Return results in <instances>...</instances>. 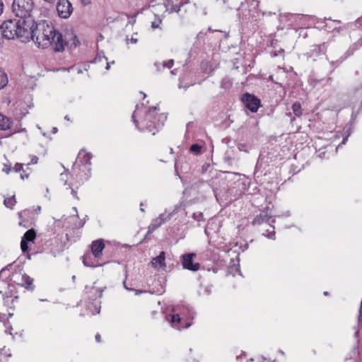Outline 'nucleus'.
Listing matches in <instances>:
<instances>
[{
  "instance_id": "4d7b16f0",
  "label": "nucleus",
  "mask_w": 362,
  "mask_h": 362,
  "mask_svg": "<svg viewBox=\"0 0 362 362\" xmlns=\"http://www.w3.org/2000/svg\"><path fill=\"white\" fill-rule=\"evenodd\" d=\"M346 139H347V137L344 138L341 144H344L346 142Z\"/></svg>"
},
{
  "instance_id": "7c9ffc66",
  "label": "nucleus",
  "mask_w": 362,
  "mask_h": 362,
  "mask_svg": "<svg viewBox=\"0 0 362 362\" xmlns=\"http://www.w3.org/2000/svg\"><path fill=\"white\" fill-rule=\"evenodd\" d=\"M192 218L197 222L204 221V215L202 212H196L192 214Z\"/></svg>"
},
{
  "instance_id": "ea45409f",
  "label": "nucleus",
  "mask_w": 362,
  "mask_h": 362,
  "mask_svg": "<svg viewBox=\"0 0 362 362\" xmlns=\"http://www.w3.org/2000/svg\"><path fill=\"white\" fill-rule=\"evenodd\" d=\"M133 291H135V294L136 295H139L141 293H146V291H144V290H135V289H134Z\"/></svg>"
},
{
  "instance_id": "774afa93",
  "label": "nucleus",
  "mask_w": 362,
  "mask_h": 362,
  "mask_svg": "<svg viewBox=\"0 0 362 362\" xmlns=\"http://www.w3.org/2000/svg\"><path fill=\"white\" fill-rule=\"evenodd\" d=\"M170 73H171L172 74H175V73L174 72V71H170Z\"/></svg>"
},
{
  "instance_id": "f257e3e1",
  "label": "nucleus",
  "mask_w": 362,
  "mask_h": 362,
  "mask_svg": "<svg viewBox=\"0 0 362 362\" xmlns=\"http://www.w3.org/2000/svg\"><path fill=\"white\" fill-rule=\"evenodd\" d=\"M29 28L28 41L32 40L42 49L52 46L55 52L64 49L65 42L62 35L46 21L33 23Z\"/></svg>"
},
{
  "instance_id": "39448f33",
  "label": "nucleus",
  "mask_w": 362,
  "mask_h": 362,
  "mask_svg": "<svg viewBox=\"0 0 362 362\" xmlns=\"http://www.w3.org/2000/svg\"><path fill=\"white\" fill-rule=\"evenodd\" d=\"M242 102L245 107H247L252 112H257L261 105V101L255 95L245 93L242 95Z\"/></svg>"
},
{
  "instance_id": "c03bdc74",
  "label": "nucleus",
  "mask_w": 362,
  "mask_h": 362,
  "mask_svg": "<svg viewBox=\"0 0 362 362\" xmlns=\"http://www.w3.org/2000/svg\"><path fill=\"white\" fill-rule=\"evenodd\" d=\"M354 329L356 330L355 337H358V334H359V328H358V327H355Z\"/></svg>"
},
{
  "instance_id": "5701e85b",
  "label": "nucleus",
  "mask_w": 362,
  "mask_h": 362,
  "mask_svg": "<svg viewBox=\"0 0 362 362\" xmlns=\"http://www.w3.org/2000/svg\"><path fill=\"white\" fill-rule=\"evenodd\" d=\"M8 83V78L4 71L0 68V89L4 88Z\"/></svg>"
},
{
  "instance_id": "9d476101",
  "label": "nucleus",
  "mask_w": 362,
  "mask_h": 362,
  "mask_svg": "<svg viewBox=\"0 0 362 362\" xmlns=\"http://www.w3.org/2000/svg\"><path fill=\"white\" fill-rule=\"evenodd\" d=\"M15 290L16 287L14 285L8 284L6 291L3 292L2 291H0V294H2L5 305H9V298H12L11 303H13L15 300L18 299V296H16V292L15 291Z\"/></svg>"
},
{
  "instance_id": "a211bd4d",
  "label": "nucleus",
  "mask_w": 362,
  "mask_h": 362,
  "mask_svg": "<svg viewBox=\"0 0 362 362\" xmlns=\"http://www.w3.org/2000/svg\"><path fill=\"white\" fill-rule=\"evenodd\" d=\"M169 317L170 319L168 318V320H170L172 326L175 328L180 329V327H179V324L180 322V315L178 314H173V315H170Z\"/></svg>"
},
{
  "instance_id": "a18cd8bd",
  "label": "nucleus",
  "mask_w": 362,
  "mask_h": 362,
  "mask_svg": "<svg viewBox=\"0 0 362 362\" xmlns=\"http://www.w3.org/2000/svg\"><path fill=\"white\" fill-rule=\"evenodd\" d=\"M95 340H96V341H98V342H100V341H101V337H100V335L99 334H97L95 335Z\"/></svg>"
},
{
  "instance_id": "0eeeda50",
  "label": "nucleus",
  "mask_w": 362,
  "mask_h": 362,
  "mask_svg": "<svg viewBox=\"0 0 362 362\" xmlns=\"http://www.w3.org/2000/svg\"><path fill=\"white\" fill-rule=\"evenodd\" d=\"M195 257L194 253H187L182 255V264L185 269L197 272L199 269L200 264L198 262H193Z\"/></svg>"
},
{
  "instance_id": "49530a36",
  "label": "nucleus",
  "mask_w": 362,
  "mask_h": 362,
  "mask_svg": "<svg viewBox=\"0 0 362 362\" xmlns=\"http://www.w3.org/2000/svg\"><path fill=\"white\" fill-rule=\"evenodd\" d=\"M4 171L6 173V174H8L11 171V168H7L6 166L4 167Z\"/></svg>"
},
{
  "instance_id": "864d4df0",
  "label": "nucleus",
  "mask_w": 362,
  "mask_h": 362,
  "mask_svg": "<svg viewBox=\"0 0 362 362\" xmlns=\"http://www.w3.org/2000/svg\"><path fill=\"white\" fill-rule=\"evenodd\" d=\"M143 206V203H141L140 204V206H141L140 209L141 211H144V206Z\"/></svg>"
},
{
  "instance_id": "412c9836",
  "label": "nucleus",
  "mask_w": 362,
  "mask_h": 362,
  "mask_svg": "<svg viewBox=\"0 0 362 362\" xmlns=\"http://www.w3.org/2000/svg\"><path fill=\"white\" fill-rule=\"evenodd\" d=\"M326 45L325 43H322L321 45H313V49H312V52H315L316 54H318V53H322L324 54L326 51ZM313 54H314V53H313Z\"/></svg>"
},
{
  "instance_id": "f03ea898",
  "label": "nucleus",
  "mask_w": 362,
  "mask_h": 362,
  "mask_svg": "<svg viewBox=\"0 0 362 362\" xmlns=\"http://www.w3.org/2000/svg\"><path fill=\"white\" fill-rule=\"evenodd\" d=\"M2 35L8 40L15 37L22 42L28 41L29 28L20 19H10L4 21L1 25Z\"/></svg>"
},
{
  "instance_id": "8fccbe9b",
  "label": "nucleus",
  "mask_w": 362,
  "mask_h": 362,
  "mask_svg": "<svg viewBox=\"0 0 362 362\" xmlns=\"http://www.w3.org/2000/svg\"><path fill=\"white\" fill-rule=\"evenodd\" d=\"M110 63L107 62L106 63V66H105V69L106 70H109L110 69Z\"/></svg>"
},
{
  "instance_id": "c85d7f7f",
  "label": "nucleus",
  "mask_w": 362,
  "mask_h": 362,
  "mask_svg": "<svg viewBox=\"0 0 362 362\" xmlns=\"http://www.w3.org/2000/svg\"><path fill=\"white\" fill-rule=\"evenodd\" d=\"M344 61V58L342 57H340L339 59L334 61V60H332L330 62V64L332 66V69L330 71V73H332L334 70V69L338 66L339 64H341L342 63V62Z\"/></svg>"
},
{
  "instance_id": "f3484780",
  "label": "nucleus",
  "mask_w": 362,
  "mask_h": 362,
  "mask_svg": "<svg viewBox=\"0 0 362 362\" xmlns=\"http://www.w3.org/2000/svg\"><path fill=\"white\" fill-rule=\"evenodd\" d=\"M33 211L28 209H24L22 211L18 213V216L20 219L24 218L26 219V221H28L30 218H33Z\"/></svg>"
},
{
  "instance_id": "052dcab7",
  "label": "nucleus",
  "mask_w": 362,
  "mask_h": 362,
  "mask_svg": "<svg viewBox=\"0 0 362 362\" xmlns=\"http://www.w3.org/2000/svg\"><path fill=\"white\" fill-rule=\"evenodd\" d=\"M176 12H178L180 11V7H177L176 9H175Z\"/></svg>"
},
{
  "instance_id": "c756f323",
  "label": "nucleus",
  "mask_w": 362,
  "mask_h": 362,
  "mask_svg": "<svg viewBox=\"0 0 362 362\" xmlns=\"http://www.w3.org/2000/svg\"><path fill=\"white\" fill-rule=\"evenodd\" d=\"M103 59H105L106 61L107 58L104 55L103 52L101 53H98L94 59L92 61V63L96 64L98 62H100Z\"/></svg>"
},
{
  "instance_id": "b1692460",
  "label": "nucleus",
  "mask_w": 362,
  "mask_h": 362,
  "mask_svg": "<svg viewBox=\"0 0 362 362\" xmlns=\"http://www.w3.org/2000/svg\"><path fill=\"white\" fill-rule=\"evenodd\" d=\"M16 203L15 196H12L11 197L6 198L4 201V205L9 209H13V206Z\"/></svg>"
},
{
  "instance_id": "4c0bfd02",
  "label": "nucleus",
  "mask_w": 362,
  "mask_h": 362,
  "mask_svg": "<svg viewBox=\"0 0 362 362\" xmlns=\"http://www.w3.org/2000/svg\"><path fill=\"white\" fill-rule=\"evenodd\" d=\"M31 211H33V214H34L35 213L36 214H40V211H41V207L39 206H37L36 209H31Z\"/></svg>"
},
{
  "instance_id": "603ef678",
  "label": "nucleus",
  "mask_w": 362,
  "mask_h": 362,
  "mask_svg": "<svg viewBox=\"0 0 362 362\" xmlns=\"http://www.w3.org/2000/svg\"><path fill=\"white\" fill-rule=\"evenodd\" d=\"M143 206V203H141L140 204V206H141L140 209L141 211H144V206Z\"/></svg>"
},
{
  "instance_id": "c9c22d12",
  "label": "nucleus",
  "mask_w": 362,
  "mask_h": 362,
  "mask_svg": "<svg viewBox=\"0 0 362 362\" xmlns=\"http://www.w3.org/2000/svg\"><path fill=\"white\" fill-rule=\"evenodd\" d=\"M69 188L71 189V194L73 195V197H75L76 199H78V197L77 196L76 189L73 188L70 185H69Z\"/></svg>"
},
{
  "instance_id": "473e14b6",
  "label": "nucleus",
  "mask_w": 362,
  "mask_h": 362,
  "mask_svg": "<svg viewBox=\"0 0 362 362\" xmlns=\"http://www.w3.org/2000/svg\"><path fill=\"white\" fill-rule=\"evenodd\" d=\"M13 170L16 173L21 172L23 170V164L18 163H16Z\"/></svg>"
},
{
  "instance_id": "6ab92c4d",
  "label": "nucleus",
  "mask_w": 362,
  "mask_h": 362,
  "mask_svg": "<svg viewBox=\"0 0 362 362\" xmlns=\"http://www.w3.org/2000/svg\"><path fill=\"white\" fill-rule=\"evenodd\" d=\"M233 86V81L228 76L224 77L221 82V88L228 90L230 89Z\"/></svg>"
},
{
  "instance_id": "a878e982",
  "label": "nucleus",
  "mask_w": 362,
  "mask_h": 362,
  "mask_svg": "<svg viewBox=\"0 0 362 362\" xmlns=\"http://www.w3.org/2000/svg\"><path fill=\"white\" fill-rule=\"evenodd\" d=\"M322 81H325V84H329L330 82H331V78L328 77L326 79H325V78L317 79V78H314L312 79L311 84L313 86H316L318 83H321Z\"/></svg>"
},
{
  "instance_id": "423d86ee",
  "label": "nucleus",
  "mask_w": 362,
  "mask_h": 362,
  "mask_svg": "<svg viewBox=\"0 0 362 362\" xmlns=\"http://www.w3.org/2000/svg\"><path fill=\"white\" fill-rule=\"evenodd\" d=\"M57 11L59 17L67 18L73 12V7L69 0H59L57 4Z\"/></svg>"
},
{
  "instance_id": "09e8293b",
  "label": "nucleus",
  "mask_w": 362,
  "mask_h": 362,
  "mask_svg": "<svg viewBox=\"0 0 362 362\" xmlns=\"http://www.w3.org/2000/svg\"><path fill=\"white\" fill-rule=\"evenodd\" d=\"M156 110H157L156 107H151L149 108L148 114H149L151 111H155Z\"/></svg>"
},
{
  "instance_id": "680f3d73",
  "label": "nucleus",
  "mask_w": 362,
  "mask_h": 362,
  "mask_svg": "<svg viewBox=\"0 0 362 362\" xmlns=\"http://www.w3.org/2000/svg\"><path fill=\"white\" fill-rule=\"evenodd\" d=\"M64 118H65V119H66V120H69V117H68L67 115H66V116H65V117H64Z\"/></svg>"
},
{
  "instance_id": "4be33fe9",
  "label": "nucleus",
  "mask_w": 362,
  "mask_h": 362,
  "mask_svg": "<svg viewBox=\"0 0 362 362\" xmlns=\"http://www.w3.org/2000/svg\"><path fill=\"white\" fill-rule=\"evenodd\" d=\"M292 110L296 116L300 117L303 113L300 103L298 102L294 103L292 105Z\"/></svg>"
},
{
  "instance_id": "37998d69",
  "label": "nucleus",
  "mask_w": 362,
  "mask_h": 362,
  "mask_svg": "<svg viewBox=\"0 0 362 362\" xmlns=\"http://www.w3.org/2000/svg\"><path fill=\"white\" fill-rule=\"evenodd\" d=\"M37 160H38V158L37 156H34L32 158L31 162H32V163L35 164V163H37Z\"/></svg>"
},
{
  "instance_id": "3c124183",
  "label": "nucleus",
  "mask_w": 362,
  "mask_h": 362,
  "mask_svg": "<svg viewBox=\"0 0 362 362\" xmlns=\"http://www.w3.org/2000/svg\"><path fill=\"white\" fill-rule=\"evenodd\" d=\"M131 42H132V43H136V42H137V39L132 37V39H131Z\"/></svg>"
},
{
  "instance_id": "4468645a",
  "label": "nucleus",
  "mask_w": 362,
  "mask_h": 362,
  "mask_svg": "<svg viewBox=\"0 0 362 362\" xmlns=\"http://www.w3.org/2000/svg\"><path fill=\"white\" fill-rule=\"evenodd\" d=\"M351 95L355 101H359L362 106V83L352 89Z\"/></svg>"
},
{
  "instance_id": "393cba45",
  "label": "nucleus",
  "mask_w": 362,
  "mask_h": 362,
  "mask_svg": "<svg viewBox=\"0 0 362 362\" xmlns=\"http://www.w3.org/2000/svg\"><path fill=\"white\" fill-rule=\"evenodd\" d=\"M202 146L198 144H192L189 148V151L195 155L200 154L202 152Z\"/></svg>"
},
{
  "instance_id": "5fc2aeb1",
  "label": "nucleus",
  "mask_w": 362,
  "mask_h": 362,
  "mask_svg": "<svg viewBox=\"0 0 362 362\" xmlns=\"http://www.w3.org/2000/svg\"><path fill=\"white\" fill-rule=\"evenodd\" d=\"M238 186L242 185L243 188V189H245V185H244V184H243V183H241V182H239V183L238 184Z\"/></svg>"
},
{
  "instance_id": "72a5a7b5",
  "label": "nucleus",
  "mask_w": 362,
  "mask_h": 362,
  "mask_svg": "<svg viewBox=\"0 0 362 362\" xmlns=\"http://www.w3.org/2000/svg\"><path fill=\"white\" fill-rule=\"evenodd\" d=\"M28 221H26V219H21V221L19 222L18 225L21 226H23L24 228H28Z\"/></svg>"
},
{
  "instance_id": "e433bc0d",
  "label": "nucleus",
  "mask_w": 362,
  "mask_h": 362,
  "mask_svg": "<svg viewBox=\"0 0 362 362\" xmlns=\"http://www.w3.org/2000/svg\"><path fill=\"white\" fill-rule=\"evenodd\" d=\"M136 111V110L134 112V113H133V115L132 116V120L135 124L136 127H137L138 122L135 119Z\"/></svg>"
},
{
  "instance_id": "1a4fd4ad",
  "label": "nucleus",
  "mask_w": 362,
  "mask_h": 362,
  "mask_svg": "<svg viewBox=\"0 0 362 362\" xmlns=\"http://www.w3.org/2000/svg\"><path fill=\"white\" fill-rule=\"evenodd\" d=\"M105 248L103 240L99 239L93 241L91 244V252L95 259H99L103 255V250Z\"/></svg>"
},
{
  "instance_id": "2eb2a0df",
  "label": "nucleus",
  "mask_w": 362,
  "mask_h": 362,
  "mask_svg": "<svg viewBox=\"0 0 362 362\" xmlns=\"http://www.w3.org/2000/svg\"><path fill=\"white\" fill-rule=\"evenodd\" d=\"M22 286H23L27 290L33 291L35 286L33 285V279L24 274L22 276Z\"/></svg>"
},
{
  "instance_id": "cd10ccee",
  "label": "nucleus",
  "mask_w": 362,
  "mask_h": 362,
  "mask_svg": "<svg viewBox=\"0 0 362 362\" xmlns=\"http://www.w3.org/2000/svg\"><path fill=\"white\" fill-rule=\"evenodd\" d=\"M344 61V58L342 57H340L339 59L334 61V60H332L330 62V64L332 66V69L330 71V73H332L334 70V69L338 66L339 64H341L342 63V62Z\"/></svg>"
},
{
  "instance_id": "aec40b11",
  "label": "nucleus",
  "mask_w": 362,
  "mask_h": 362,
  "mask_svg": "<svg viewBox=\"0 0 362 362\" xmlns=\"http://www.w3.org/2000/svg\"><path fill=\"white\" fill-rule=\"evenodd\" d=\"M83 262L84 265L86 267H97L98 265H99L98 264H95L93 262L92 258L90 255H86L83 257Z\"/></svg>"
},
{
  "instance_id": "0e129e2a",
  "label": "nucleus",
  "mask_w": 362,
  "mask_h": 362,
  "mask_svg": "<svg viewBox=\"0 0 362 362\" xmlns=\"http://www.w3.org/2000/svg\"><path fill=\"white\" fill-rule=\"evenodd\" d=\"M360 317H361V315H358V322H359V321H360Z\"/></svg>"
},
{
  "instance_id": "20e7f679",
  "label": "nucleus",
  "mask_w": 362,
  "mask_h": 362,
  "mask_svg": "<svg viewBox=\"0 0 362 362\" xmlns=\"http://www.w3.org/2000/svg\"><path fill=\"white\" fill-rule=\"evenodd\" d=\"M33 9V0H14L12 4L13 13L19 18L18 19L23 21V23L27 25V27L30 26L35 21L31 16Z\"/></svg>"
},
{
  "instance_id": "e2e57ef3",
  "label": "nucleus",
  "mask_w": 362,
  "mask_h": 362,
  "mask_svg": "<svg viewBox=\"0 0 362 362\" xmlns=\"http://www.w3.org/2000/svg\"><path fill=\"white\" fill-rule=\"evenodd\" d=\"M102 296V291H99V297H101Z\"/></svg>"
},
{
  "instance_id": "58836bf2",
  "label": "nucleus",
  "mask_w": 362,
  "mask_h": 362,
  "mask_svg": "<svg viewBox=\"0 0 362 362\" xmlns=\"http://www.w3.org/2000/svg\"><path fill=\"white\" fill-rule=\"evenodd\" d=\"M189 86H190V85H185V86H182V85L181 81H180V83H179V84H178V87H179L180 88H183L185 90H187Z\"/></svg>"
},
{
  "instance_id": "a19ab883",
  "label": "nucleus",
  "mask_w": 362,
  "mask_h": 362,
  "mask_svg": "<svg viewBox=\"0 0 362 362\" xmlns=\"http://www.w3.org/2000/svg\"><path fill=\"white\" fill-rule=\"evenodd\" d=\"M81 2L83 4V5L86 6L90 4L91 0H81Z\"/></svg>"
},
{
  "instance_id": "bf43d9fd",
  "label": "nucleus",
  "mask_w": 362,
  "mask_h": 362,
  "mask_svg": "<svg viewBox=\"0 0 362 362\" xmlns=\"http://www.w3.org/2000/svg\"><path fill=\"white\" fill-rule=\"evenodd\" d=\"M324 295H325V296H328V295H329V293H328V292H327V291H325V292H324Z\"/></svg>"
},
{
  "instance_id": "79ce46f5",
  "label": "nucleus",
  "mask_w": 362,
  "mask_h": 362,
  "mask_svg": "<svg viewBox=\"0 0 362 362\" xmlns=\"http://www.w3.org/2000/svg\"><path fill=\"white\" fill-rule=\"evenodd\" d=\"M3 10H4V4L1 1V0H0V15L2 13Z\"/></svg>"
},
{
  "instance_id": "338daca9",
  "label": "nucleus",
  "mask_w": 362,
  "mask_h": 362,
  "mask_svg": "<svg viewBox=\"0 0 362 362\" xmlns=\"http://www.w3.org/2000/svg\"><path fill=\"white\" fill-rule=\"evenodd\" d=\"M78 73L81 74V73H82V71H81V69H79V70L78 71Z\"/></svg>"
},
{
  "instance_id": "6e6552de",
  "label": "nucleus",
  "mask_w": 362,
  "mask_h": 362,
  "mask_svg": "<svg viewBox=\"0 0 362 362\" xmlns=\"http://www.w3.org/2000/svg\"><path fill=\"white\" fill-rule=\"evenodd\" d=\"M35 238L36 233L33 228L29 229L25 233L21 242V247L23 253L28 252L29 247L28 244L29 242H33Z\"/></svg>"
},
{
  "instance_id": "f8f14e48",
  "label": "nucleus",
  "mask_w": 362,
  "mask_h": 362,
  "mask_svg": "<svg viewBox=\"0 0 362 362\" xmlns=\"http://www.w3.org/2000/svg\"><path fill=\"white\" fill-rule=\"evenodd\" d=\"M165 253L162 251L160 252L159 255L153 257L151 260L152 266L155 268L159 267L160 268L165 269L166 267L165 262Z\"/></svg>"
},
{
  "instance_id": "f704fd0d",
  "label": "nucleus",
  "mask_w": 362,
  "mask_h": 362,
  "mask_svg": "<svg viewBox=\"0 0 362 362\" xmlns=\"http://www.w3.org/2000/svg\"><path fill=\"white\" fill-rule=\"evenodd\" d=\"M11 267V264H8L7 265L5 268H3L1 272H0V278L3 276V274L4 273H6L8 270V268Z\"/></svg>"
},
{
  "instance_id": "7ed1b4c3",
  "label": "nucleus",
  "mask_w": 362,
  "mask_h": 362,
  "mask_svg": "<svg viewBox=\"0 0 362 362\" xmlns=\"http://www.w3.org/2000/svg\"><path fill=\"white\" fill-rule=\"evenodd\" d=\"M92 156L90 153L80 151L76 163H75L73 171L76 175L77 182L78 185L83 184L90 177V159Z\"/></svg>"
},
{
  "instance_id": "dca6fc26",
  "label": "nucleus",
  "mask_w": 362,
  "mask_h": 362,
  "mask_svg": "<svg viewBox=\"0 0 362 362\" xmlns=\"http://www.w3.org/2000/svg\"><path fill=\"white\" fill-rule=\"evenodd\" d=\"M12 122L10 118L0 113V129L6 130L11 128Z\"/></svg>"
},
{
  "instance_id": "6e6d98bb",
  "label": "nucleus",
  "mask_w": 362,
  "mask_h": 362,
  "mask_svg": "<svg viewBox=\"0 0 362 362\" xmlns=\"http://www.w3.org/2000/svg\"><path fill=\"white\" fill-rule=\"evenodd\" d=\"M159 64L158 62L155 63V66L157 67L158 70H159Z\"/></svg>"
},
{
  "instance_id": "ddd939ff",
  "label": "nucleus",
  "mask_w": 362,
  "mask_h": 362,
  "mask_svg": "<svg viewBox=\"0 0 362 362\" xmlns=\"http://www.w3.org/2000/svg\"><path fill=\"white\" fill-rule=\"evenodd\" d=\"M165 219L163 217V214L160 215L158 218H156L148 226V233H151L158 227H160L164 222Z\"/></svg>"
},
{
  "instance_id": "de8ad7c7",
  "label": "nucleus",
  "mask_w": 362,
  "mask_h": 362,
  "mask_svg": "<svg viewBox=\"0 0 362 362\" xmlns=\"http://www.w3.org/2000/svg\"><path fill=\"white\" fill-rule=\"evenodd\" d=\"M123 284H124V287L125 288V289L129 290V291H133L134 290L133 288L127 287V285H126V281H125L123 282Z\"/></svg>"
},
{
  "instance_id": "13d9d810",
  "label": "nucleus",
  "mask_w": 362,
  "mask_h": 362,
  "mask_svg": "<svg viewBox=\"0 0 362 362\" xmlns=\"http://www.w3.org/2000/svg\"><path fill=\"white\" fill-rule=\"evenodd\" d=\"M190 326V323H187L186 325H185V328H187Z\"/></svg>"
},
{
  "instance_id": "2f4dec72",
  "label": "nucleus",
  "mask_w": 362,
  "mask_h": 362,
  "mask_svg": "<svg viewBox=\"0 0 362 362\" xmlns=\"http://www.w3.org/2000/svg\"><path fill=\"white\" fill-rule=\"evenodd\" d=\"M174 64V60L170 59L168 62H163L162 64L163 67L170 69Z\"/></svg>"
},
{
  "instance_id": "69168bd1",
  "label": "nucleus",
  "mask_w": 362,
  "mask_h": 362,
  "mask_svg": "<svg viewBox=\"0 0 362 362\" xmlns=\"http://www.w3.org/2000/svg\"><path fill=\"white\" fill-rule=\"evenodd\" d=\"M21 177L23 180L24 179V175H23V174H21Z\"/></svg>"
},
{
  "instance_id": "bb28decb",
  "label": "nucleus",
  "mask_w": 362,
  "mask_h": 362,
  "mask_svg": "<svg viewBox=\"0 0 362 362\" xmlns=\"http://www.w3.org/2000/svg\"><path fill=\"white\" fill-rule=\"evenodd\" d=\"M270 227L272 228V230H267L266 233H264V235L269 239L275 240L276 236H275L274 226L273 225L270 224Z\"/></svg>"
},
{
  "instance_id": "9b49d317",
  "label": "nucleus",
  "mask_w": 362,
  "mask_h": 362,
  "mask_svg": "<svg viewBox=\"0 0 362 362\" xmlns=\"http://www.w3.org/2000/svg\"><path fill=\"white\" fill-rule=\"evenodd\" d=\"M272 218V216L269 215L267 211L263 210L257 214L252 222L253 226H259L264 223H268Z\"/></svg>"
}]
</instances>
